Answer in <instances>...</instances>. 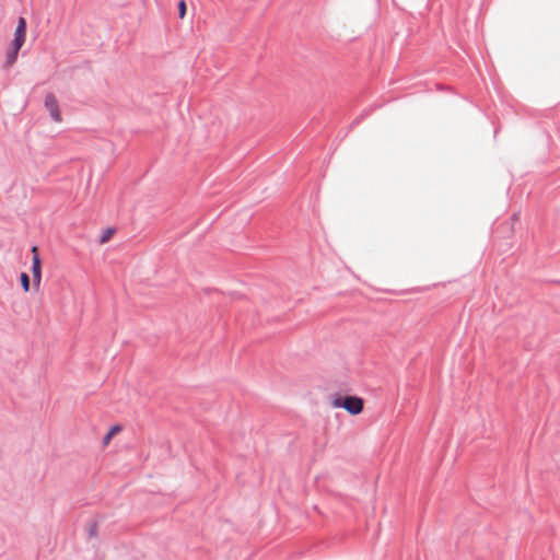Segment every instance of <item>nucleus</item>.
Wrapping results in <instances>:
<instances>
[{
  "label": "nucleus",
  "instance_id": "obj_4",
  "mask_svg": "<svg viewBox=\"0 0 560 560\" xmlns=\"http://www.w3.org/2000/svg\"><path fill=\"white\" fill-rule=\"evenodd\" d=\"M45 107L48 109L51 118L56 122H60L62 120L61 113L59 109L58 101L52 93H48L45 96Z\"/></svg>",
  "mask_w": 560,
  "mask_h": 560
},
{
  "label": "nucleus",
  "instance_id": "obj_6",
  "mask_svg": "<svg viewBox=\"0 0 560 560\" xmlns=\"http://www.w3.org/2000/svg\"><path fill=\"white\" fill-rule=\"evenodd\" d=\"M115 233H116L115 228H106L105 230L102 231L98 243L101 245L106 244L107 242H109L112 240V237L115 235Z\"/></svg>",
  "mask_w": 560,
  "mask_h": 560
},
{
  "label": "nucleus",
  "instance_id": "obj_5",
  "mask_svg": "<svg viewBox=\"0 0 560 560\" xmlns=\"http://www.w3.org/2000/svg\"><path fill=\"white\" fill-rule=\"evenodd\" d=\"M121 431L122 427L120 424L113 425L103 439V446H107L110 443L112 439Z\"/></svg>",
  "mask_w": 560,
  "mask_h": 560
},
{
  "label": "nucleus",
  "instance_id": "obj_9",
  "mask_svg": "<svg viewBox=\"0 0 560 560\" xmlns=\"http://www.w3.org/2000/svg\"><path fill=\"white\" fill-rule=\"evenodd\" d=\"M371 109H365L363 110L362 114H360L353 121H352V126H357L359 125L369 114H370Z\"/></svg>",
  "mask_w": 560,
  "mask_h": 560
},
{
  "label": "nucleus",
  "instance_id": "obj_3",
  "mask_svg": "<svg viewBox=\"0 0 560 560\" xmlns=\"http://www.w3.org/2000/svg\"><path fill=\"white\" fill-rule=\"evenodd\" d=\"M32 275H33V283L36 289L39 288L42 281V260L38 255L37 247H32Z\"/></svg>",
  "mask_w": 560,
  "mask_h": 560
},
{
  "label": "nucleus",
  "instance_id": "obj_2",
  "mask_svg": "<svg viewBox=\"0 0 560 560\" xmlns=\"http://www.w3.org/2000/svg\"><path fill=\"white\" fill-rule=\"evenodd\" d=\"M26 35V21L24 18H20L18 22V26L14 34V39L12 42V49L8 54V63L12 65L15 62L18 52L22 48L25 42Z\"/></svg>",
  "mask_w": 560,
  "mask_h": 560
},
{
  "label": "nucleus",
  "instance_id": "obj_1",
  "mask_svg": "<svg viewBox=\"0 0 560 560\" xmlns=\"http://www.w3.org/2000/svg\"><path fill=\"white\" fill-rule=\"evenodd\" d=\"M332 407L342 408L351 416H357L363 411L364 401L358 396H336L331 401Z\"/></svg>",
  "mask_w": 560,
  "mask_h": 560
},
{
  "label": "nucleus",
  "instance_id": "obj_7",
  "mask_svg": "<svg viewBox=\"0 0 560 560\" xmlns=\"http://www.w3.org/2000/svg\"><path fill=\"white\" fill-rule=\"evenodd\" d=\"M20 280H21V285L23 288V291L24 292H28L30 291V277L27 273L25 272H22L21 276H20Z\"/></svg>",
  "mask_w": 560,
  "mask_h": 560
},
{
  "label": "nucleus",
  "instance_id": "obj_8",
  "mask_svg": "<svg viewBox=\"0 0 560 560\" xmlns=\"http://www.w3.org/2000/svg\"><path fill=\"white\" fill-rule=\"evenodd\" d=\"M178 18L184 19L187 12V2H177Z\"/></svg>",
  "mask_w": 560,
  "mask_h": 560
}]
</instances>
